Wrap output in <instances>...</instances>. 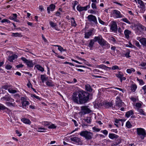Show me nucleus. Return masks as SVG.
<instances>
[{
	"label": "nucleus",
	"mask_w": 146,
	"mask_h": 146,
	"mask_svg": "<svg viewBox=\"0 0 146 146\" xmlns=\"http://www.w3.org/2000/svg\"><path fill=\"white\" fill-rule=\"evenodd\" d=\"M91 94L83 90L73 93L72 100L75 103L83 104L87 102Z\"/></svg>",
	"instance_id": "nucleus-1"
},
{
	"label": "nucleus",
	"mask_w": 146,
	"mask_h": 146,
	"mask_svg": "<svg viewBox=\"0 0 146 146\" xmlns=\"http://www.w3.org/2000/svg\"><path fill=\"white\" fill-rule=\"evenodd\" d=\"M80 135L84 137L87 140H90L92 139L93 134L92 133L87 131H83L80 133Z\"/></svg>",
	"instance_id": "nucleus-2"
},
{
	"label": "nucleus",
	"mask_w": 146,
	"mask_h": 146,
	"mask_svg": "<svg viewBox=\"0 0 146 146\" xmlns=\"http://www.w3.org/2000/svg\"><path fill=\"white\" fill-rule=\"evenodd\" d=\"M137 133L141 139H143L146 136V131L144 129L139 128L136 129Z\"/></svg>",
	"instance_id": "nucleus-3"
},
{
	"label": "nucleus",
	"mask_w": 146,
	"mask_h": 146,
	"mask_svg": "<svg viewBox=\"0 0 146 146\" xmlns=\"http://www.w3.org/2000/svg\"><path fill=\"white\" fill-rule=\"evenodd\" d=\"M88 106H82L81 107V111L79 113L80 114L84 115L88 114L92 112V111L88 108Z\"/></svg>",
	"instance_id": "nucleus-4"
},
{
	"label": "nucleus",
	"mask_w": 146,
	"mask_h": 146,
	"mask_svg": "<svg viewBox=\"0 0 146 146\" xmlns=\"http://www.w3.org/2000/svg\"><path fill=\"white\" fill-rule=\"evenodd\" d=\"M145 26L141 24H138L136 26L137 31L136 33L137 34L139 35L143 34L144 31Z\"/></svg>",
	"instance_id": "nucleus-5"
},
{
	"label": "nucleus",
	"mask_w": 146,
	"mask_h": 146,
	"mask_svg": "<svg viewBox=\"0 0 146 146\" xmlns=\"http://www.w3.org/2000/svg\"><path fill=\"white\" fill-rule=\"evenodd\" d=\"M137 2L139 5V7L141 9V10H140L141 12L143 13L146 10L145 4L146 3H144L141 0H138Z\"/></svg>",
	"instance_id": "nucleus-6"
},
{
	"label": "nucleus",
	"mask_w": 146,
	"mask_h": 146,
	"mask_svg": "<svg viewBox=\"0 0 146 146\" xmlns=\"http://www.w3.org/2000/svg\"><path fill=\"white\" fill-rule=\"evenodd\" d=\"M90 3H89L85 7H81L80 5H78L76 7L77 10L79 12L83 11H86L88 9L90 8Z\"/></svg>",
	"instance_id": "nucleus-7"
},
{
	"label": "nucleus",
	"mask_w": 146,
	"mask_h": 146,
	"mask_svg": "<svg viewBox=\"0 0 146 146\" xmlns=\"http://www.w3.org/2000/svg\"><path fill=\"white\" fill-rule=\"evenodd\" d=\"M89 21L95 24L98 23L96 17L92 15H89L87 17Z\"/></svg>",
	"instance_id": "nucleus-8"
},
{
	"label": "nucleus",
	"mask_w": 146,
	"mask_h": 146,
	"mask_svg": "<svg viewBox=\"0 0 146 146\" xmlns=\"http://www.w3.org/2000/svg\"><path fill=\"white\" fill-rule=\"evenodd\" d=\"M1 100L3 101L4 100L8 101V102H14L15 100L12 98L9 94H7V95H5V96L2 97L1 98Z\"/></svg>",
	"instance_id": "nucleus-9"
},
{
	"label": "nucleus",
	"mask_w": 146,
	"mask_h": 146,
	"mask_svg": "<svg viewBox=\"0 0 146 146\" xmlns=\"http://www.w3.org/2000/svg\"><path fill=\"white\" fill-rule=\"evenodd\" d=\"M94 30V29L92 28L85 32L84 34V38H90L91 36L93 35Z\"/></svg>",
	"instance_id": "nucleus-10"
},
{
	"label": "nucleus",
	"mask_w": 146,
	"mask_h": 146,
	"mask_svg": "<svg viewBox=\"0 0 146 146\" xmlns=\"http://www.w3.org/2000/svg\"><path fill=\"white\" fill-rule=\"evenodd\" d=\"M104 49L107 50L110 47V44L104 40L100 44Z\"/></svg>",
	"instance_id": "nucleus-11"
},
{
	"label": "nucleus",
	"mask_w": 146,
	"mask_h": 146,
	"mask_svg": "<svg viewBox=\"0 0 146 146\" xmlns=\"http://www.w3.org/2000/svg\"><path fill=\"white\" fill-rule=\"evenodd\" d=\"M124 103L120 99V97L117 96L115 100V106H118L119 108H121L122 106L123 105Z\"/></svg>",
	"instance_id": "nucleus-12"
},
{
	"label": "nucleus",
	"mask_w": 146,
	"mask_h": 146,
	"mask_svg": "<svg viewBox=\"0 0 146 146\" xmlns=\"http://www.w3.org/2000/svg\"><path fill=\"white\" fill-rule=\"evenodd\" d=\"M113 14L114 17L116 18H120L122 17V15L119 11L117 10H114L113 11Z\"/></svg>",
	"instance_id": "nucleus-13"
},
{
	"label": "nucleus",
	"mask_w": 146,
	"mask_h": 146,
	"mask_svg": "<svg viewBox=\"0 0 146 146\" xmlns=\"http://www.w3.org/2000/svg\"><path fill=\"white\" fill-rule=\"evenodd\" d=\"M110 30L112 31L116 32L117 30V27L116 23L115 22H112L111 24Z\"/></svg>",
	"instance_id": "nucleus-14"
},
{
	"label": "nucleus",
	"mask_w": 146,
	"mask_h": 146,
	"mask_svg": "<svg viewBox=\"0 0 146 146\" xmlns=\"http://www.w3.org/2000/svg\"><path fill=\"white\" fill-rule=\"evenodd\" d=\"M95 42H98V43L100 44L101 43L103 42L104 39L102 37V36L100 35L98 36H95L93 39Z\"/></svg>",
	"instance_id": "nucleus-15"
},
{
	"label": "nucleus",
	"mask_w": 146,
	"mask_h": 146,
	"mask_svg": "<svg viewBox=\"0 0 146 146\" xmlns=\"http://www.w3.org/2000/svg\"><path fill=\"white\" fill-rule=\"evenodd\" d=\"M104 107L106 108H112L113 109V103L111 102H105L104 103Z\"/></svg>",
	"instance_id": "nucleus-16"
},
{
	"label": "nucleus",
	"mask_w": 146,
	"mask_h": 146,
	"mask_svg": "<svg viewBox=\"0 0 146 146\" xmlns=\"http://www.w3.org/2000/svg\"><path fill=\"white\" fill-rule=\"evenodd\" d=\"M56 8V6L53 4L50 5L47 8V12L48 14L50 13V11H53Z\"/></svg>",
	"instance_id": "nucleus-17"
},
{
	"label": "nucleus",
	"mask_w": 146,
	"mask_h": 146,
	"mask_svg": "<svg viewBox=\"0 0 146 146\" xmlns=\"http://www.w3.org/2000/svg\"><path fill=\"white\" fill-rule=\"evenodd\" d=\"M137 39L140 41L142 45L146 46V38L139 37Z\"/></svg>",
	"instance_id": "nucleus-18"
},
{
	"label": "nucleus",
	"mask_w": 146,
	"mask_h": 146,
	"mask_svg": "<svg viewBox=\"0 0 146 146\" xmlns=\"http://www.w3.org/2000/svg\"><path fill=\"white\" fill-rule=\"evenodd\" d=\"M70 140L72 141L77 143L78 144H81L82 143L80 138L77 137H71L70 138Z\"/></svg>",
	"instance_id": "nucleus-19"
},
{
	"label": "nucleus",
	"mask_w": 146,
	"mask_h": 146,
	"mask_svg": "<svg viewBox=\"0 0 146 146\" xmlns=\"http://www.w3.org/2000/svg\"><path fill=\"white\" fill-rule=\"evenodd\" d=\"M18 56L15 54H13L11 56H9L8 57V60L11 62H12L13 60L17 58Z\"/></svg>",
	"instance_id": "nucleus-20"
},
{
	"label": "nucleus",
	"mask_w": 146,
	"mask_h": 146,
	"mask_svg": "<svg viewBox=\"0 0 146 146\" xmlns=\"http://www.w3.org/2000/svg\"><path fill=\"white\" fill-rule=\"evenodd\" d=\"M5 104L7 106L9 107H15L16 106V103L14 102L13 103L10 102H6Z\"/></svg>",
	"instance_id": "nucleus-21"
},
{
	"label": "nucleus",
	"mask_w": 146,
	"mask_h": 146,
	"mask_svg": "<svg viewBox=\"0 0 146 146\" xmlns=\"http://www.w3.org/2000/svg\"><path fill=\"white\" fill-rule=\"evenodd\" d=\"M10 19L13 20L14 21L18 22V20L17 19V15L16 14H13L9 17Z\"/></svg>",
	"instance_id": "nucleus-22"
},
{
	"label": "nucleus",
	"mask_w": 146,
	"mask_h": 146,
	"mask_svg": "<svg viewBox=\"0 0 146 146\" xmlns=\"http://www.w3.org/2000/svg\"><path fill=\"white\" fill-rule=\"evenodd\" d=\"M95 42L93 39H91L88 44V47L90 50H92L93 47L94 43Z\"/></svg>",
	"instance_id": "nucleus-23"
},
{
	"label": "nucleus",
	"mask_w": 146,
	"mask_h": 146,
	"mask_svg": "<svg viewBox=\"0 0 146 146\" xmlns=\"http://www.w3.org/2000/svg\"><path fill=\"white\" fill-rule=\"evenodd\" d=\"M130 31L127 29H126L124 31V33L126 38L128 39L129 38V35L131 34Z\"/></svg>",
	"instance_id": "nucleus-24"
},
{
	"label": "nucleus",
	"mask_w": 146,
	"mask_h": 146,
	"mask_svg": "<svg viewBox=\"0 0 146 146\" xmlns=\"http://www.w3.org/2000/svg\"><path fill=\"white\" fill-rule=\"evenodd\" d=\"M109 137L111 139H117L119 136L115 134L114 133H109Z\"/></svg>",
	"instance_id": "nucleus-25"
},
{
	"label": "nucleus",
	"mask_w": 146,
	"mask_h": 146,
	"mask_svg": "<svg viewBox=\"0 0 146 146\" xmlns=\"http://www.w3.org/2000/svg\"><path fill=\"white\" fill-rule=\"evenodd\" d=\"M21 120L25 124L30 125L31 123V122L30 120L28 119L23 118L21 119Z\"/></svg>",
	"instance_id": "nucleus-26"
},
{
	"label": "nucleus",
	"mask_w": 146,
	"mask_h": 146,
	"mask_svg": "<svg viewBox=\"0 0 146 146\" xmlns=\"http://www.w3.org/2000/svg\"><path fill=\"white\" fill-rule=\"evenodd\" d=\"M22 104L23 108H25L27 106L29 105V103L28 101L24 100L22 101Z\"/></svg>",
	"instance_id": "nucleus-27"
},
{
	"label": "nucleus",
	"mask_w": 146,
	"mask_h": 146,
	"mask_svg": "<svg viewBox=\"0 0 146 146\" xmlns=\"http://www.w3.org/2000/svg\"><path fill=\"white\" fill-rule=\"evenodd\" d=\"M46 84L48 87H52L54 86V83L51 80L47 81L46 82Z\"/></svg>",
	"instance_id": "nucleus-28"
},
{
	"label": "nucleus",
	"mask_w": 146,
	"mask_h": 146,
	"mask_svg": "<svg viewBox=\"0 0 146 146\" xmlns=\"http://www.w3.org/2000/svg\"><path fill=\"white\" fill-rule=\"evenodd\" d=\"M11 36H14L15 37H21L22 36V35H21V33H11Z\"/></svg>",
	"instance_id": "nucleus-29"
},
{
	"label": "nucleus",
	"mask_w": 146,
	"mask_h": 146,
	"mask_svg": "<svg viewBox=\"0 0 146 146\" xmlns=\"http://www.w3.org/2000/svg\"><path fill=\"white\" fill-rule=\"evenodd\" d=\"M86 90L89 92H91L92 90V89L91 86L88 84H87L85 86Z\"/></svg>",
	"instance_id": "nucleus-30"
},
{
	"label": "nucleus",
	"mask_w": 146,
	"mask_h": 146,
	"mask_svg": "<svg viewBox=\"0 0 146 146\" xmlns=\"http://www.w3.org/2000/svg\"><path fill=\"white\" fill-rule=\"evenodd\" d=\"M137 110L138 112H139V113L140 114L143 115H146V113L142 109L138 108V109H137Z\"/></svg>",
	"instance_id": "nucleus-31"
},
{
	"label": "nucleus",
	"mask_w": 146,
	"mask_h": 146,
	"mask_svg": "<svg viewBox=\"0 0 146 146\" xmlns=\"http://www.w3.org/2000/svg\"><path fill=\"white\" fill-rule=\"evenodd\" d=\"M40 78L42 83H44V82L47 81L48 79V77H46L45 75H41L40 76Z\"/></svg>",
	"instance_id": "nucleus-32"
},
{
	"label": "nucleus",
	"mask_w": 146,
	"mask_h": 146,
	"mask_svg": "<svg viewBox=\"0 0 146 146\" xmlns=\"http://www.w3.org/2000/svg\"><path fill=\"white\" fill-rule=\"evenodd\" d=\"M26 64L28 66L30 67H33L34 66V64L32 60H28L27 62L26 63Z\"/></svg>",
	"instance_id": "nucleus-33"
},
{
	"label": "nucleus",
	"mask_w": 146,
	"mask_h": 146,
	"mask_svg": "<svg viewBox=\"0 0 146 146\" xmlns=\"http://www.w3.org/2000/svg\"><path fill=\"white\" fill-rule=\"evenodd\" d=\"M71 21L72 26L76 27L77 26V24L76 23L74 18L73 17L71 18Z\"/></svg>",
	"instance_id": "nucleus-34"
},
{
	"label": "nucleus",
	"mask_w": 146,
	"mask_h": 146,
	"mask_svg": "<svg viewBox=\"0 0 146 146\" xmlns=\"http://www.w3.org/2000/svg\"><path fill=\"white\" fill-rule=\"evenodd\" d=\"M35 67H36L38 70L41 72H43L44 71V68L39 65H36Z\"/></svg>",
	"instance_id": "nucleus-35"
},
{
	"label": "nucleus",
	"mask_w": 146,
	"mask_h": 146,
	"mask_svg": "<svg viewBox=\"0 0 146 146\" xmlns=\"http://www.w3.org/2000/svg\"><path fill=\"white\" fill-rule=\"evenodd\" d=\"M115 75L117 78L120 79H121V78L122 76H123V75L122 72L121 71H119L118 72L117 74H115Z\"/></svg>",
	"instance_id": "nucleus-36"
},
{
	"label": "nucleus",
	"mask_w": 146,
	"mask_h": 146,
	"mask_svg": "<svg viewBox=\"0 0 146 146\" xmlns=\"http://www.w3.org/2000/svg\"><path fill=\"white\" fill-rule=\"evenodd\" d=\"M133 113L132 110H130L126 113L125 114V116L127 117H129L130 116L133 115Z\"/></svg>",
	"instance_id": "nucleus-37"
},
{
	"label": "nucleus",
	"mask_w": 146,
	"mask_h": 146,
	"mask_svg": "<svg viewBox=\"0 0 146 146\" xmlns=\"http://www.w3.org/2000/svg\"><path fill=\"white\" fill-rule=\"evenodd\" d=\"M131 91L134 92L137 88V86L135 84H133L131 85Z\"/></svg>",
	"instance_id": "nucleus-38"
},
{
	"label": "nucleus",
	"mask_w": 146,
	"mask_h": 146,
	"mask_svg": "<svg viewBox=\"0 0 146 146\" xmlns=\"http://www.w3.org/2000/svg\"><path fill=\"white\" fill-rule=\"evenodd\" d=\"M8 92L14 94L17 92L16 90L13 89L12 88H9L8 89Z\"/></svg>",
	"instance_id": "nucleus-39"
},
{
	"label": "nucleus",
	"mask_w": 146,
	"mask_h": 146,
	"mask_svg": "<svg viewBox=\"0 0 146 146\" xmlns=\"http://www.w3.org/2000/svg\"><path fill=\"white\" fill-rule=\"evenodd\" d=\"M125 125L128 128H130L132 127V125L129 121H128L126 122Z\"/></svg>",
	"instance_id": "nucleus-40"
},
{
	"label": "nucleus",
	"mask_w": 146,
	"mask_h": 146,
	"mask_svg": "<svg viewBox=\"0 0 146 146\" xmlns=\"http://www.w3.org/2000/svg\"><path fill=\"white\" fill-rule=\"evenodd\" d=\"M54 46H56L58 47V49L60 52H62L63 51H65V50L63 49V48L61 47L60 46L58 45H54Z\"/></svg>",
	"instance_id": "nucleus-41"
},
{
	"label": "nucleus",
	"mask_w": 146,
	"mask_h": 146,
	"mask_svg": "<svg viewBox=\"0 0 146 146\" xmlns=\"http://www.w3.org/2000/svg\"><path fill=\"white\" fill-rule=\"evenodd\" d=\"M135 106L136 107L137 110L138 109V108H141L142 106V103H140L139 102L136 103L135 105Z\"/></svg>",
	"instance_id": "nucleus-42"
},
{
	"label": "nucleus",
	"mask_w": 146,
	"mask_h": 146,
	"mask_svg": "<svg viewBox=\"0 0 146 146\" xmlns=\"http://www.w3.org/2000/svg\"><path fill=\"white\" fill-rule=\"evenodd\" d=\"M8 108L3 104L0 103V110H8Z\"/></svg>",
	"instance_id": "nucleus-43"
},
{
	"label": "nucleus",
	"mask_w": 146,
	"mask_h": 146,
	"mask_svg": "<svg viewBox=\"0 0 146 146\" xmlns=\"http://www.w3.org/2000/svg\"><path fill=\"white\" fill-rule=\"evenodd\" d=\"M36 129L38 130H37V131L40 132H45L44 131H41V130H39L40 129L41 130H46V129L44 128H42V127H37Z\"/></svg>",
	"instance_id": "nucleus-44"
},
{
	"label": "nucleus",
	"mask_w": 146,
	"mask_h": 146,
	"mask_svg": "<svg viewBox=\"0 0 146 146\" xmlns=\"http://www.w3.org/2000/svg\"><path fill=\"white\" fill-rule=\"evenodd\" d=\"M49 24L50 26L52 27H55L57 25L56 23H54L53 22L50 21L49 22Z\"/></svg>",
	"instance_id": "nucleus-45"
},
{
	"label": "nucleus",
	"mask_w": 146,
	"mask_h": 146,
	"mask_svg": "<svg viewBox=\"0 0 146 146\" xmlns=\"http://www.w3.org/2000/svg\"><path fill=\"white\" fill-rule=\"evenodd\" d=\"M56 127V126L53 124H50V125L48 127V128L49 129H55Z\"/></svg>",
	"instance_id": "nucleus-46"
},
{
	"label": "nucleus",
	"mask_w": 146,
	"mask_h": 146,
	"mask_svg": "<svg viewBox=\"0 0 146 146\" xmlns=\"http://www.w3.org/2000/svg\"><path fill=\"white\" fill-rule=\"evenodd\" d=\"M137 80L139 82L140 85H143L145 83V82H143V80L142 79H139L137 78Z\"/></svg>",
	"instance_id": "nucleus-47"
},
{
	"label": "nucleus",
	"mask_w": 146,
	"mask_h": 146,
	"mask_svg": "<svg viewBox=\"0 0 146 146\" xmlns=\"http://www.w3.org/2000/svg\"><path fill=\"white\" fill-rule=\"evenodd\" d=\"M73 2L74 3L73 4V9L74 11H75V6L76 5H77L78 3L77 1H74Z\"/></svg>",
	"instance_id": "nucleus-48"
},
{
	"label": "nucleus",
	"mask_w": 146,
	"mask_h": 146,
	"mask_svg": "<svg viewBox=\"0 0 146 146\" xmlns=\"http://www.w3.org/2000/svg\"><path fill=\"white\" fill-rule=\"evenodd\" d=\"M91 117H87L86 119H85V121L87 123H90L91 122Z\"/></svg>",
	"instance_id": "nucleus-49"
},
{
	"label": "nucleus",
	"mask_w": 146,
	"mask_h": 146,
	"mask_svg": "<svg viewBox=\"0 0 146 146\" xmlns=\"http://www.w3.org/2000/svg\"><path fill=\"white\" fill-rule=\"evenodd\" d=\"M96 3H92L91 5L92 8L93 10H96L97 9V6L96 5Z\"/></svg>",
	"instance_id": "nucleus-50"
},
{
	"label": "nucleus",
	"mask_w": 146,
	"mask_h": 146,
	"mask_svg": "<svg viewBox=\"0 0 146 146\" xmlns=\"http://www.w3.org/2000/svg\"><path fill=\"white\" fill-rule=\"evenodd\" d=\"M100 67L101 68H104V69H107L108 68L109 70H110L111 69V68L110 67H109L104 65H100Z\"/></svg>",
	"instance_id": "nucleus-51"
},
{
	"label": "nucleus",
	"mask_w": 146,
	"mask_h": 146,
	"mask_svg": "<svg viewBox=\"0 0 146 146\" xmlns=\"http://www.w3.org/2000/svg\"><path fill=\"white\" fill-rule=\"evenodd\" d=\"M123 21L129 24H130V22L128 21L127 19L125 18L121 19Z\"/></svg>",
	"instance_id": "nucleus-52"
},
{
	"label": "nucleus",
	"mask_w": 146,
	"mask_h": 146,
	"mask_svg": "<svg viewBox=\"0 0 146 146\" xmlns=\"http://www.w3.org/2000/svg\"><path fill=\"white\" fill-rule=\"evenodd\" d=\"M130 52H127L124 54L125 56L127 58H128L130 57L131 56L129 55Z\"/></svg>",
	"instance_id": "nucleus-53"
},
{
	"label": "nucleus",
	"mask_w": 146,
	"mask_h": 146,
	"mask_svg": "<svg viewBox=\"0 0 146 146\" xmlns=\"http://www.w3.org/2000/svg\"><path fill=\"white\" fill-rule=\"evenodd\" d=\"M1 22L2 23H5V22H7L8 23H10V21L9 20H7L6 19H4L3 20H2Z\"/></svg>",
	"instance_id": "nucleus-54"
},
{
	"label": "nucleus",
	"mask_w": 146,
	"mask_h": 146,
	"mask_svg": "<svg viewBox=\"0 0 146 146\" xmlns=\"http://www.w3.org/2000/svg\"><path fill=\"white\" fill-rule=\"evenodd\" d=\"M12 68V66L9 65H6L5 67V68L7 70H9L11 69Z\"/></svg>",
	"instance_id": "nucleus-55"
},
{
	"label": "nucleus",
	"mask_w": 146,
	"mask_h": 146,
	"mask_svg": "<svg viewBox=\"0 0 146 146\" xmlns=\"http://www.w3.org/2000/svg\"><path fill=\"white\" fill-rule=\"evenodd\" d=\"M50 122H44L43 123V125L45 126H48L50 125Z\"/></svg>",
	"instance_id": "nucleus-56"
},
{
	"label": "nucleus",
	"mask_w": 146,
	"mask_h": 146,
	"mask_svg": "<svg viewBox=\"0 0 146 146\" xmlns=\"http://www.w3.org/2000/svg\"><path fill=\"white\" fill-rule=\"evenodd\" d=\"M101 132L102 133L105 135H107L108 134V131L106 130H102Z\"/></svg>",
	"instance_id": "nucleus-57"
},
{
	"label": "nucleus",
	"mask_w": 146,
	"mask_h": 146,
	"mask_svg": "<svg viewBox=\"0 0 146 146\" xmlns=\"http://www.w3.org/2000/svg\"><path fill=\"white\" fill-rule=\"evenodd\" d=\"M111 69L113 70H115L116 69H119V68L118 66H112L111 67Z\"/></svg>",
	"instance_id": "nucleus-58"
},
{
	"label": "nucleus",
	"mask_w": 146,
	"mask_h": 146,
	"mask_svg": "<svg viewBox=\"0 0 146 146\" xmlns=\"http://www.w3.org/2000/svg\"><path fill=\"white\" fill-rule=\"evenodd\" d=\"M93 129L96 131L98 132L100 130V129L97 128L95 127H94L92 128Z\"/></svg>",
	"instance_id": "nucleus-59"
},
{
	"label": "nucleus",
	"mask_w": 146,
	"mask_h": 146,
	"mask_svg": "<svg viewBox=\"0 0 146 146\" xmlns=\"http://www.w3.org/2000/svg\"><path fill=\"white\" fill-rule=\"evenodd\" d=\"M21 59L22 61L24 62L25 63H26L27 62L28 60L26 58L23 57H21Z\"/></svg>",
	"instance_id": "nucleus-60"
},
{
	"label": "nucleus",
	"mask_w": 146,
	"mask_h": 146,
	"mask_svg": "<svg viewBox=\"0 0 146 146\" xmlns=\"http://www.w3.org/2000/svg\"><path fill=\"white\" fill-rule=\"evenodd\" d=\"M98 19L99 22L100 23L103 25H104V24L105 23L99 17L98 18Z\"/></svg>",
	"instance_id": "nucleus-61"
},
{
	"label": "nucleus",
	"mask_w": 146,
	"mask_h": 146,
	"mask_svg": "<svg viewBox=\"0 0 146 146\" xmlns=\"http://www.w3.org/2000/svg\"><path fill=\"white\" fill-rule=\"evenodd\" d=\"M135 45L138 47H140L141 46L139 42L137 41H135Z\"/></svg>",
	"instance_id": "nucleus-62"
},
{
	"label": "nucleus",
	"mask_w": 146,
	"mask_h": 146,
	"mask_svg": "<svg viewBox=\"0 0 146 146\" xmlns=\"http://www.w3.org/2000/svg\"><path fill=\"white\" fill-rule=\"evenodd\" d=\"M95 10H93H93L91 9L89 10L90 12V13H92V14H95V13H96V11H95Z\"/></svg>",
	"instance_id": "nucleus-63"
},
{
	"label": "nucleus",
	"mask_w": 146,
	"mask_h": 146,
	"mask_svg": "<svg viewBox=\"0 0 146 146\" xmlns=\"http://www.w3.org/2000/svg\"><path fill=\"white\" fill-rule=\"evenodd\" d=\"M142 89L144 91V94H146V85H145L142 87Z\"/></svg>",
	"instance_id": "nucleus-64"
}]
</instances>
